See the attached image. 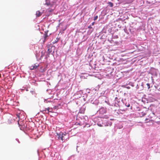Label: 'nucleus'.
<instances>
[{
  "instance_id": "f257e3e1",
  "label": "nucleus",
  "mask_w": 160,
  "mask_h": 160,
  "mask_svg": "<svg viewBox=\"0 0 160 160\" xmlns=\"http://www.w3.org/2000/svg\"><path fill=\"white\" fill-rule=\"evenodd\" d=\"M38 66L39 65L38 64H34L30 66L29 68L30 70H32L34 69H36L38 67Z\"/></svg>"
},
{
  "instance_id": "f03ea898",
  "label": "nucleus",
  "mask_w": 160,
  "mask_h": 160,
  "mask_svg": "<svg viewBox=\"0 0 160 160\" xmlns=\"http://www.w3.org/2000/svg\"><path fill=\"white\" fill-rule=\"evenodd\" d=\"M53 110L52 108H50L49 107H48V108H46L44 110H43L42 112H44V111H46V110L47 111V112H46L47 113H49V112H54L53 111Z\"/></svg>"
},
{
  "instance_id": "7ed1b4c3",
  "label": "nucleus",
  "mask_w": 160,
  "mask_h": 160,
  "mask_svg": "<svg viewBox=\"0 0 160 160\" xmlns=\"http://www.w3.org/2000/svg\"><path fill=\"white\" fill-rule=\"evenodd\" d=\"M57 136H58V138L59 140L61 139L62 140V139L63 138V137L62 135H63V132H60L59 133H57Z\"/></svg>"
},
{
  "instance_id": "20e7f679",
  "label": "nucleus",
  "mask_w": 160,
  "mask_h": 160,
  "mask_svg": "<svg viewBox=\"0 0 160 160\" xmlns=\"http://www.w3.org/2000/svg\"><path fill=\"white\" fill-rule=\"evenodd\" d=\"M138 113L139 114L140 116L141 117H143L146 115L145 112L141 110L139 111V112H138Z\"/></svg>"
},
{
  "instance_id": "39448f33",
  "label": "nucleus",
  "mask_w": 160,
  "mask_h": 160,
  "mask_svg": "<svg viewBox=\"0 0 160 160\" xmlns=\"http://www.w3.org/2000/svg\"><path fill=\"white\" fill-rule=\"evenodd\" d=\"M45 5H47V6H49L50 7H52L53 6V4L51 3L49 1L47 0H46V3H45Z\"/></svg>"
},
{
  "instance_id": "423d86ee",
  "label": "nucleus",
  "mask_w": 160,
  "mask_h": 160,
  "mask_svg": "<svg viewBox=\"0 0 160 160\" xmlns=\"http://www.w3.org/2000/svg\"><path fill=\"white\" fill-rule=\"evenodd\" d=\"M99 112L102 114H103L106 113V110L104 108H102L100 109Z\"/></svg>"
},
{
  "instance_id": "0eeeda50",
  "label": "nucleus",
  "mask_w": 160,
  "mask_h": 160,
  "mask_svg": "<svg viewBox=\"0 0 160 160\" xmlns=\"http://www.w3.org/2000/svg\"><path fill=\"white\" fill-rule=\"evenodd\" d=\"M52 48H54V47H48V52L49 54L50 53H51L52 52Z\"/></svg>"
},
{
  "instance_id": "6e6552de",
  "label": "nucleus",
  "mask_w": 160,
  "mask_h": 160,
  "mask_svg": "<svg viewBox=\"0 0 160 160\" xmlns=\"http://www.w3.org/2000/svg\"><path fill=\"white\" fill-rule=\"evenodd\" d=\"M62 136H63V138L62 139V141H63V140H65V139H67V137L68 136H67V137H66L67 136V134L66 132H64V133H63V135Z\"/></svg>"
},
{
  "instance_id": "1a4fd4ad",
  "label": "nucleus",
  "mask_w": 160,
  "mask_h": 160,
  "mask_svg": "<svg viewBox=\"0 0 160 160\" xmlns=\"http://www.w3.org/2000/svg\"><path fill=\"white\" fill-rule=\"evenodd\" d=\"M42 14V13L40 12L39 11H38L36 12V15L37 17H39Z\"/></svg>"
},
{
  "instance_id": "9d476101",
  "label": "nucleus",
  "mask_w": 160,
  "mask_h": 160,
  "mask_svg": "<svg viewBox=\"0 0 160 160\" xmlns=\"http://www.w3.org/2000/svg\"><path fill=\"white\" fill-rule=\"evenodd\" d=\"M124 2L125 3H131L133 0H124Z\"/></svg>"
},
{
  "instance_id": "9b49d317",
  "label": "nucleus",
  "mask_w": 160,
  "mask_h": 160,
  "mask_svg": "<svg viewBox=\"0 0 160 160\" xmlns=\"http://www.w3.org/2000/svg\"><path fill=\"white\" fill-rule=\"evenodd\" d=\"M108 4L111 7H112L113 6V4L111 2H108Z\"/></svg>"
},
{
  "instance_id": "f8f14e48",
  "label": "nucleus",
  "mask_w": 160,
  "mask_h": 160,
  "mask_svg": "<svg viewBox=\"0 0 160 160\" xmlns=\"http://www.w3.org/2000/svg\"><path fill=\"white\" fill-rule=\"evenodd\" d=\"M125 106L127 107H129L130 106V104L129 103L126 102L125 104Z\"/></svg>"
},
{
  "instance_id": "ddd939ff",
  "label": "nucleus",
  "mask_w": 160,
  "mask_h": 160,
  "mask_svg": "<svg viewBox=\"0 0 160 160\" xmlns=\"http://www.w3.org/2000/svg\"><path fill=\"white\" fill-rule=\"evenodd\" d=\"M52 108V109H54V110L57 109L58 108V106H55Z\"/></svg>"
},
{
  "instance_id": "4468645a",
  "label": "nucleus",
  "mask_w": 160,
  "mask_h": 160,
  "mask_svg": "<svg viewBox=\"0 0 160 160\" xmlns=\"http://www.w3.org/2000/svg\"><path fill=\"white\" fill-rule=\"evenodd\" d=\"M98 18V16H95L94 17V21L96 20Z\"/></svg>"
},
{
  "instance_id": "2eb2a0df",
  "label": "nucleus",
  "mask_w": 160,
  "mask_h": 160,
  "mask_svg": "<svg viewBox=\"0 0 160 160\" xmlns=\"http://www.w3.org/2000/svg\"><path fill=\"white\" fill-rule=\"evenodd\" d=\"M147 86H148V89H149L150 88V84L149 83H148L146 84Z\"/></svg>"
},
{
  "instance_id": "dca6fc26",
  "label": "nucleus",
  "mask_w": 160,
  "mask_h": 160,
  "mask_svg": "<svg viewBox=\"0 0 160 160\" xmlns=\"http://www.w3.org/2000/svg\"><path fill=\"white\" fill-rule=\"evenodd\" d=\"M44 53H43L42 52V55L41 56V58H42V57L44 55Z\"/></svg>"
},
{
  "instance_id": "f3484780",
  "label": "nucleus",
  "mask_w": 160,
  "mask_h": 160,
  "mask_svg": "<svg viewBox=\"0 0 160 160\" xmlns=\"http://www.w3.org/2000/svg\"><path fill=\"white\" fill-rule=\"evenodd\" d=\"M98 126H99L100 127L102 126V125L101 124H98Z\"/></svg>"
},
{
  "instance_id": "a211bd4d",
  "label": "nucleus",
  "mask_w": 160,
  "mask_h": 160,
  "mask_svg": "<svg viewBox=\"0 0 160 160\" xmlns=\"http://www.w3.org/2000/svg\"><path fill=\"white\" fill-rule=\"evenodd\" d=\"M52 11H53V10L52 9H51V10H50L49 11V12H51Z\"/></svg>"
},
{
  "instance_id": "6ab92c4d",
  "label": "nucleus",
  "mask_w": 160,
  "mask_h": 160,
  "mask_svg": "<svg viewBox=\"0 0 160 160\" xmlns=\"http://www.w3.org/2000/svg\"><path fill=\"white\" fill-rule=\"evenodd\" d=\"M94 22H93L92 23V25H93L94 24Z\"/></svg>"
},
{
  "instance_id": "aec40b11",
  "label": "nucleus",
  "mask_w": 160,
  "mask_h": 160,
  "mask_svg": "<svg viewBox=\"0 0 160 160\" xmlns=\"http://www.w3.org/2000/svg\"><path fill=\"white\" fill-rule=\"evenodd\" d=\"M148 120V119H147V118H146V120Z\"/></svg>"
},
{
  "instance_id": "412c9836",
  "label": "nucleus",
  "mask_w": 160,
  "mask_h": 160,
  "mask_svg": "<svg viewBox=\"0 0 160 160\" xmlns=\"http://www.w3.org/2000/svg\"><path fill=\"white\" fill-rule=\"evenodd\" d=\"M88 28H90V26L88 27Z\"/></svg>"
},
{
  "instance_id": "4be33fe9",
  "label": "nucleus",
  "mask_w": 160,
  "mask_h": 160,
  "mask_svg": "<svg viewBox=\"0 0 160 160\" xmlns=\"http://www.w3.org/2000/svg\"><path fill=\"white\" fill-rule=\"evenodd\" d=\"M1 77V74H0V77Z\"/></svg>"
},
{
  "instance_id": "5701e85b",
  "label": "nucleus",
  "mask_w": 160,
  "mask_h": 160,
  "mask_svg": "<svg viewBox=\"0 0 160 160\" xmlns=\"http://www.w3.org/2000/svg\"><path fill=\"white\" fill-rule=\"evenodd\" d=\"M18 124H19V122H18Z\"/></svg>"
}]
</instances>
